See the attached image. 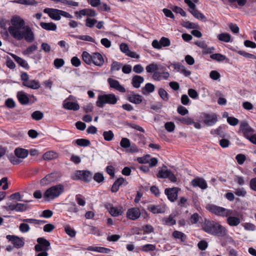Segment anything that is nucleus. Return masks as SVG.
Wrapping results in <instances>:
<instances>
[{
	"mask_svg": "<svg viewBox=\"0 0 256 256\" xmlns=\"http://www.w3.org/2000/svg\"><path fill=\"white\" fill-rule=\"evenodd\" d=\"M12 26L8 28L10 34L17 40L24 38L28 42L34 40V35L28 26H25L24 20L18 16H14L11 20Z\"/></svg>",
	"mask_w": 256,
	"mask_h": 256,
	"instance_id": "f257e3e1",
	"label": "nucleus"
},
{
	"mask_svg": "<svg viewBox=\"0 0 256 256\" xmlns=\"http://www.w3.org/2000/svg\"><path fill=\"white\" fill-rule=\"evenodd\" d=\"M202 230L208 234L217 236L224 237L227 234L226 228L214 221L206 220L202 226Z\"/></svg>",
	"mask_w": 256,
	"mask_h": 256,
	"instance_id": "f03ea898",
	"label": "nucleus"
},
{
	"mask_svg": "<svg viewBox=\"0 0 256 256\" xmlns=\"http://www.w3.org/2000/svg\"><path fill=\"white\" fill-rule=\"evenodd\" d=\"M118 100V98L114 94H101L98 96L96 104L99 108H103L106 104H116Z\"/></svg>",
	"mask_w": 256,
	"mask_h": 256,
	"instance_id": "7ed1b4c3",
	"label": "nucleus"
},
{
	"mask_svg": "<svg viewBox=\"0 0 256 256\" xmlns=\"http://www.w3.org/2000/svg\"><path fill=\"white\" fill-rule=\"evenodd\" d=\"M206 208L211 213L222 217L228 216L233 214V211L232 210L227 209L213 204H208L206 206Z\"/></svg>",
	"mask_w": 256,
	"mask_h": 256,
	"instance_id": "20e7f679",
	"label": "nucleus"
},
{
	"mask_svg": "<svg viewBox=\"0 0 256 256\" xmlns=\"http://www.w3.org/2000/svg\"><path fill=\"white\" fill-rule=\"evenodd\" d=\"M92 178V174L88 170H76L71 176L73 180H82L84 182H90Z\"/></svg>",
	"mask_w": 256,
	"mask_h": 256,
	"instance_id": "39448f33",
	"label": "nucleus"
},
{
	"mask_svg": "<svg viewBox=\"0 0 256 256\" xmlns=\"http://www.w3.org/2000/svg\"><path fill=\"white\" fill-rule=\"evenodd\" d=\"M157 176L158 178H168L169 180L172 182H175L177 180L175 175L169 170L165 166H164L162 168L159 170L157 174Z\"/></svg>",
	"mask_w": 256,
	"mask_h": 256,
	"instance_id": "423d86ee",
	"label": "nucleus"
},
{
	"mask_svg": "<svg viewBox=\"0 0 256 256\" xmlns=\"http://www.w3.org/2000/svg\"><path fill=\"white\" fill-rule=\"evenodd\" d=\"M254 132V129L251 128L248 122L244 121L240 122L238 132L242 134L245 138L248 140Z\"/></svg>",
	"mask_w": 256,
	"mask_h": 256,
	"instance_id": "0eeeda50",
	"label": "nucleus"
},
{
	"mask_svg": "<svg viewBox=\"0 0 256 256\" xmlns=\"http://www.w3.org/2000/svg\"><path fill=\"white\" fill-rule=\"evenodd\" d=\"M64 186L58 184L49 188V200L58 197L64 192Z\"/></svg>",
	"mask_w": 256,
	"mask_h": 256,
	"instance_id": "6e6552de",
	"label": "nucleus"
},
{
	"mask_svg": "<svg viewBox=\"0 0 256 256\" xmlns=\"http://www.w3.org/2000/svg\"><path fill=\"white\" fill-rule=\"evenodd\" d=\"M170 44V41L168 38L162 36L160 40H154L152 42V46L156 49L160 50L162 47H168Z\"/></svg>",
	"mask_w": 256,
	"mask_h": 256,
	"instance_id": "1a4fd4ad",
	"label": "nucleus"
},
{
	"mask_svg": "<svg viewBox=\"0 0 256 256\" xmlns=\"http://www.w3.org/2000/svg\"><path fill=\"white\" fill-rule=\"evenodd\" d=\"M6 238L12 242L14 248H19L24 246V242L23 238H20L17 236L12 235H8Z\"/></svg>",
	"mask_w": 256,
	"mask_h": 256,
	"instance_id": "9d476101",
	"label": "nucleus"
},
{
	"mask_svg": "<svg viewBox=\"0 0 256 256\" xmlns=\"http://www.w3.org/2000/svg\"><path fill=\"white\" fill-rule=\"evenodd\" d=\"M38 244L34 246V250L36 252H46L48 249V240L42 238H39L37 239Z\"/></svg>",
	"mask_w": 256,
	"mask_h": 256,
	"instance_id": "9b49d317",
	"label": "nucleus"
},
{
	"mask_svg": "<svg viewBox=\"0 0 256 256\" xmlns=\"http://www.w3.org/2000/svg\"><path fill=\"white\" fill-rule=\"evenodd\" d=\"M140 215V210L138 208H132L128 209L126 214V217L132 220H138Z\"/></svg>",
	"mask_w": 256,
	"mask_h": 256,
	"instance_id": "f8f14e48",
	"label": "nucleus"
},
{
	"mask_svg": "<svg viewBox=\"0 0 256 256\" xmlns=\"http://www.w3.org/2000/svg\"><path fill=\"white\" fill-rule=\"evenodd\" d=\"M166 206L164 204L160 205L150 204L148 210L154 214L164 213L166 211Z\"/></svg>",
	"mask_w": 256,
	"mask_h": 256,
	"instance_id": "ddd939ff",
	"label": "nucleus"
},
{
	"mask_svg": "<svg viewBox=\"0 0 256 256\" xmlns=\"http://www.w3.org/2000/svg\"><path fill=\"white\" fill-rule=\"evenodd\" d=\"M108 82L110 88H114L122 93H124L126 92L125 88L120 84L118 80L112 78H108Z\"/></svg>",
	"mask_w": 256,
	"mask_h": 256,
	"instance_id": "4468645a",
	"label": "nucleus"
},
{
	"mask_svg": "<svg viewBox=\"0 0 256 256\" xmlns=\"http://www.w3.org/2000/svg\"><path fill=\"white\" fill-rule=\"evenodd\" d=\"M178 190L179 189L178 188H166L164 193L167 196L168 199L173 202L178 198Z\"/></svg>",
	"mask_w": 256,
	"mask_h": 256,
	"instance_id": "2eb2a0df",
	"label": "nucleus"
},
{
	"mask_svg": "<svg viewBox=\"0 0 256 256\" xmlns=\"http://www.w3.org/2000/svg\"><path fill=\"white\" fill-rule=\"evenodd\" d=\"M63 107L66 110H78L80 109V106L77 102H72L69 98L64 101Z\"/></svg>",
	"mask_w": 256,
	"mask_h": 256,
	"instance_id": "dca6fc26",
	"label": "nucleus"
},
{
	"mask_svg": "<svg viewBox=\"0 0 256 256\" xmlns=\"http://www.w3.org/2000/svg\"><path fill=\"white\" fill-rule=\"evenodd\" d=\"M104 62L102 56L99 52H93L92 56V64L96 66L101 67Z\"/></svg>",
	"mask_w": 256,
	"mask_h": 256,
	"instance_id": "f3484780",
	"label": "nucleus"
},
{
	"mask_svg": "<svg viewBox=\"0 0 256 256\" xmlns=\"http://www.w3.org/2000/svg\"><path fill=\"white\" fill-rule=\"evenodd\" d=\"M74 14L77 17L80 18H81V16H87L90 17H94L97 14L94 10L90 8L82 9L80 10L79 12H76Z\"/></svg>",
	"mask_w": 256,
	"mask_h": 256,
	"instance_id": "a211bd4d",
	"label": "nucleus"
},
{
	"mask_svg": "<svg viewBox=\"0 0 256 256\" xmlns=\"http://www.w3.org/2000/svg\"><path fill=\"white\" fill-rule=\"evenodd\" d=\"M204 122L208 126H212L214 124L217 122V116L216 114H204Z\"/></svg>",
	"mask_w": 256,
	"mask_h": 256,
	"instance_id": "6ab92c4d",
	"label": "nucleus"
},
{
	"mask_svg": "<svg viewBox=\"0 0 256 256\" xmlns=\"http://www.w3.org/2000/svg\"><path fill=\"white\" fill-rule=\"evenodd\" d=\"M191 184L194 187L198 186L202 190L206 189L208 187L206 181L204 178H200L192 180Z\"/></svg>",
	"mask_w": 256,
	"mask_h": 256,
	"instance_id": "aec40b11",
	"label": "nucleus"
},
{
	"mask_svg": "<svg viewBox=\"0 0 256 256\" xmlns=\"http://www.w3.org/2000/svg\"><path fill=\"white\" fill-rule=\"evenodd\" d=\"M128 100L130 102L138 104L142 102V97L140 94H136L134 92H132L128 96Z\"/></svg>",
	"mask_w": 256,
	"mask_h": 256,
	"instance_id": "412c9836",
	"label": "nucleus"
},
{
	"mask_svg": "<svg viewBox=\"0 0 256 256\" xmlns=\"http://www.w3.org/2000/svg\"><path fill=\"white\" fill-rule=\"evenodd\" d=\"M161 222L162 224L168 226H172L176 224L174 216L173 214H170L168 216L162 218Z\"/></svg>",
	"mask_w": 256,
	"mask_h": 256,
	"instance_id": "4be33fe9",
	"label": "nucleus"
},
{
	"mask_svg": "<svg viewBox=\"0 0 256 256\" xmlns=\"http://www.w3.org/2000/svg\"><path fill=\"white\" fill-rule=\"evenodd\" d=\"M14 153L16 156L22 160L28 156V151L27 150L18 148L14 150Z\"/></svg>",
	"mask_w": 256,
	"mask_h": 256,
	"instance_id": "5701e85b",
	"label": "nucleus"
},
{
	"mask_svg": "<svg viewBox=\"0 0 256 256\" xmlns=\"http://www.w3.org/2000/svg\"><path fill=\"white\" fill-rule=\"evenodd\" d=\"M17 98L20 104L26 105L29 102V98L23 91L17 92Z\"/></svg>",
	"mask_w": 256,
	"mask_h": 256,
	"instance_id": "b1692460",
	"label": "nucleus"
},
{
	"mask_svg": "<svg viewBox=\"0 0 256 256\" xmlns=\"http://www.w3.org/2000/svg\"><path fill=\"white\" fill-rule=\"evenodd\" d=\"M227 217L226 222L230 226H236L240 223V220L239 218L229 216Z\"/></svg>",
	"mask_w": 256,
	"mask_h": 256,
	"instance_id": "393cba45",
	"label": "nucleus"
},
{
	"mask_svg": "<svg viewBox=\"0 0 256 256\" xmlns=\"http://www.w3.org/2000/svg\"><path fill=\"white\" fill-rule=\"evenodd\" d=\"M144 82V78L142 76L136 75L134 76L132 80V84L135 88H139L140 84Z\"/></svg>",
	"mask_w": 256,
	"mask_h": 256,
	"instance_id": "a878e982",
	"label": "nucleus"
},
{
	"mask_svg": "<svg viewBox=\"0 0 256 256\" xmlns=\"http://www.w3.org/2000/svg\"><path fill=\"white\" fill-rule=\"evenodd\" d=\"M159 70H164V68H160L159 66L155 62L151 63L146 67V70L148 73H154Z\"/></svg>",
	"mask_w": 256,
	"mask_h": 256,
	"instance_id": "bb28decb",
	"label": "nucleus"
},
{
	"mask_svg": "<svg viewBox=\"0 0 256 256\" xmlns=\"http://www.w3.org/2000/svg\"><path fill=\"white\" fill-rule=\"evenodd\" d=\"M49 17L56 20H60L61 18L60 10L49 8Z\"/></svg>",
	"mask_w": 256,
	"mask_h": 256,
	"instance_id": "cd10ccee",
	"label": "nucleus"
},
{
	"mask_svg": "<svg viewBox=\"0 0 256 256\" xmlns=\"http://www.w3.org/2000/svg\"><path fill=\"white\" fill-rule=\"evenodd\" d=\"M24 86L36 90L40 87V82L36 80H28L27 82L24 84Z\"/></svg>",
	"mask_w": 256,
	"mask_h": 256,
	"instance_id": "c85d7f7f",
	"label": "nucleus"
},
{
	"mask_svg": "<svg viewBox=\"0 0 256 256\" xmlns=\"http://www.w3.org/2000/svg\"><path fill=\"white\" fill-rule=\"evenodd\" d=\"M86 250L89 251L96 252L101 253H108L110 250L107 248L100 246H90L86 248Z\"/></svg>",
	"mask_w": 256,
	"mask_h": 256,
	"instance_id": "c756f323",
	"label": "nucleus"
},
{
	"mask_svg": "<svg viewBox=\"0 0 256 256\" xmlns=\"http://www.w3.org/2000/svg\"><path fill=\"white\" fill-rule=\"evenodd\" d=\"M155 89L154 86L151 83H147L146 84L145 86L142 88V93L146 95L149 93L152 92Z\"/></svg>",
	"mask_w": 256,
	"mask_h": 256,
	"instance_id": "7c9ffc66",
	"label": "nucleus"
},
{
	"mask_svg": "<svg viewBox=\"0 0 256 256\" xmlns=\"http://www.w3.org/2000/svg\"><path fill=\"white\" fill-rule=\"evenodd\" d=\"M190 12L192 14V16L198 20H200L203 22H206V18L204 16V14L200 12L196 8L194 10H190Z\"/></svg>",
	"mask_w": 256,
	"mask_h": 256,
	"instance_id": "2f4dec72",
	"label": "nucleus"
},
{
	"mask_svg": "<svg viewBox=\"0 0 256 256\" xmlns=\"http://www.w3.org/2000/svg\"><path fill=\"white\" fill-rule=\"evenodd\" d=\"M122 207L111 206L109 210V212L112 216H118L122 214Z\"/></svg>",
	"mask_w": 256,
	"mask_h": 256,
	"instance_id": "473e14b6",
	"label": "nucleus"
},
{
	"mask_svg": "<svg viewBox=\"0 0 256 256\" xmlns=\"http://www.w3.org/2000/svg\"><path fill=\"white\" fill-rule=\"evenodd\" d=\"M172 236L176 239H180L181 242H184L186 240V235L180 231L174 230L172 234Z\"/></svg>",
	"mask_w": 256,
	"mask_h": 256,
	"instance_id": "72a5a7b5",
	"label": "nucleus"
},
{
	"mask_svg": "<svg viewBox=\"0 0 256 256\" xmlns=\"http://www.w3.org/2000/svg\"><path fill=\"white\" fill-rule=\"evenodd\" d=\"M92 54H90L86 51L84 52L82 54V60L85 63L88 65L92 64Z\"/></svg>",
	"mask_w": 256,
	"mask_h": 256,
	"instance_id": "f704fd0d",
	"label": "nucleus"
},
{
	"mask_svg": "<svg viewBox=\"0 0 256 256\" xmlns=\"http://www.w3.org/2000/svg\"><path fill=\"white\" fill-rule=\"evenodd\" d=\"M218 38L220 41L228 42H230L231 36L228 33H222L218 36Z\"/></svg>",
	"mask_w": 256,
	"mask_h": 256,
	"instance_id": "c9c22d12",
	"label": "nucleus"
},
{
	"mask_svg": "<svg viewBox=\"0 0 256 256\" xmlns=\"http://www.w3.org/2000/svg\"><path fill=\"white\" fill-rule=\"evenodd\" d=\"M12 58L22 67L24 68H26L28 67V64L27 62L21 58L14 54L12 55Z\"/></svg>",
	"mask_w": 256,
	"mask_h": 256,
	"instance_id": "e433bc0d",
	"label": "nucleus"
},
{
	"mask_svg": "<svg viewBox=\"0 0 256 256\" xmlns=\"http://www.w3.org/2000/svg\"><path fill=\"white\" fill-rule=\"evenodd\" d=\"M12 2L24 5H35L37 4V2L35 0H14Z\"/></svg>",
	"mask_w": 256,
	"mask_h": 256,
	"instance_id": "4c0bfd02",
	"label": "nucleus"
},
{
	"mask_svg": "<svg viewBox=\"0 0 256 256\" xmlns=\"http://www.w3.org/2000/svg\"><path fill=\"white\" fill-rule=\"evenodd\" d=\"M210 58L218 62H222L227 59L226 57L224 55L220 54H212L210 56Z\"/></svg>",
	"mask_w": 256,
	"mask_h": 256,
	"instance_id": "58836bf2",
	"label": "nucleus"
},
{
	"mask_svg": "<svg viewBox=\"0 0 256 256\" xmlns=\"http://www.w3.org/2000/svg\"><path fill=\"white\" fill-rule=\"evenodd\" d=\"M102 136L104 140L108 142L112 140L114 138V134L110 130L104 132Z\"/></svg>",
	"mask_w": 256,
	"mask_h": 256,
	"instance_id": "ea45409f",
	"label": "nucleus"
},
{
	"mask_svg": "<svg viewBox=\"0 0 256 256\" xmlns=\"http://www.w3.org/2000/svg\"><path fill=\"white\" fill-rule=\"evenodd\" d=\"M156 250V246L152 244H146L141 248V250L144 252H148L150 251H154Z\"/></svg>",
	"mask_w": 256,
	"mask_h": 256,
	"instance_id": "a19ab883",
	"label": "nucleus"
},
{
	"mask_svg": "<svg viewBox=\"0 0 256 256\" xmlns=\"http://www.w3.org/2000/svg\"><path fill=\"white\" fill-rule=\"evenodd\" d=\"M122 64L114 61L111 64L110 71L112 72L119 70L122 67Z\"/></svg>",
	"mask_w": 256,
	"mask_h": 256,
	"instance_id": "79ce46f5",
	"label": "nucleus"
},
{
	"mask_svg": "<svg viewBox=\"0 0 256 256\" xmlns=\"http://www.w3.org/2000/svg\"><path fill=\"white\" fill-rule=\"evenodd\" d=\"M76 143L80 146H86L90 144L89 140L84 138L78 139L76 140Z\"/></svg>",
	"mask_w": 256,
	"mask_h": 256,
	"instance_id": "37998d69",
	"label": "nucleus"
},
{
	"mask_svg": "<svg viewBox=\"0 0 256 256\" xmlns=\"http://www.w3.org/2000/svg\"><path fill=\"white\" fill-rule=\"evenodd\" d=\"M8 158L10 162L14 165L18 164L22 162V160L19 158L18 156H16L15 155H10L8 156Z\"/></svg>",
	"mask_w": 256,
	"mask_h": 256,
	"instance_id": "c03bdc74",
	"label": "nucleus"
},
{
	"mask_svg": "<svg viewBox=\"0 0 256 256\" xmlns=\"http://www.w3.org/2000/svg\"><path fill=\"white\" fill-rule=\"evenodd\" d=\"M158 94L164 100H168L169 98V94L164 88H160L159 89Z\"/></svg>",
	"mask_w": 256,
	"mask_h": 256,
	"instance_id": "a18cd8bd",
	"label": "nucleus"
},
{
	"mask_svg": "<svg viewBox=\"0 0 256 256\" xmlns=\"http://www.w3.org/2000/svg\"><path fill=\"white\" fill-rule=\"evenodd\" d=\"M64 231L67 234L72 238L76 236V232L75 230L68 225L64 226Z\"/></svg>",
	"mask_w": 256,
	"mask_h": 256,
	"instance_id": "49530a36",
	"label": "nucleus"
},
{
	"mask_svg": "<svg viewBox=\"0 0 256 256\" xmlns=\"http://www.w3.org/2000/svg\"><path fill=\"white\" fill-rule=\"evenodd\" d=\"M32 118L36 120H40L44 116L43 114L38 110H36L32 113Z\"/></svg>",
	"mask_w": 256,
	"mask_h": 256,
	"instance_id": "de8ad7c7",
	"label": "nucleus"
},
{
	"mask_svg": "<svg viewBox=\"0 0 256 256\" xmlns=\"http://www.w3.org/2000/svg\"><path fill=\"white\" fill-rule=\"evenodd\" d=\"M120 146L121 147L124 148H130V140L128 138H122L120 142Z\"/></svg>",
	"mask_w": 256,
	"mask_h": 256,
	"instance_id": "09e8293b",
	"label": "nucleus"
},
{
	"mask_svg": "<svg viewBox=\"0 0 256 256\" xmlns=\"http://www.w3.org/2000/svg\"><path fill=\"white\" fill-rule=\"evenodd\" d=\"M237 53L238 54L244 57H245L246 58H253V59L256 58V56H255L253 54L247 52L244 50H238L237 52Z\"/></svg>",
	"mask_w": 256,
	"mask_h": 256,
	"instance_id": "8fccbe9b",
	"label": "nucleus"
},
{
	"mask_svg": "<svg viewBox=\"0 0 256 256\" xmlns=\"http://www.w3.org/2000/svg\"><path fill=\"white\" fill-rule=\"evenodd\" d=\"M94 180L98 183L104 182V178L103 174L101 172H96L94 176Z\"/></svg>",
	"mask_w": 256,
	"mask_h": 256,
	"instance_id": "3c124183",
	"label": "nucleus"
},
{
	"mask_svg": "<svg viewBox=\"0 0 256 256\" xmlns=\"http://www.w3.org/2000/svg\"><path fill=\"white\" fill-rule=\"evenodd\" d=\"M178 120L183 124H186L187 125H190L192 124L194 122L193 120L190 118H183L180 117L178 118Z\"/></svg>",
	"mask_w": 256,
	"mask_h": 256,
	"instance_id": "603ef678",
	"label": "nucleus"
},
{
	"mask_svg": "<svg viewBox=\"0 0 256 256\" xmlns=\"http://www.w3.org/2000/svg\"><path fill=\"white\" fill-rule=\"evenodd\" d=\"M60 176V172H55L49 174V181L54 182L58 180Z\"/></svg>",
	"mask_w": 256,
	"mask_h": 256,
	"instance_id": "864d4df0",
	"label": "nucleus"
},
{
	"mask_svg": "<svg viewBox=\"0 0 256 256\" xmlns=\"http://www.w3.org/2000/svg\"><path fill=\"white\" fill-rule=\"evenodd\" d=\"M97 22L94 18H88L86 20V26L90 28H92Z\"/></svg>",
	"mask_w": 256,
	"mask_h": 256,
	"instance_id": "5fc2aeb1",
	"label": "nucleus"
},
{
	"mask_svg": "<svg viewBox=\"0 0 256 256\" xmlns=\"http://www.w3.org/2000/svg\"><path fill=\"white\" fill-rule=\"evenodd\" d=\"M201 217L197 213H194L190 216V222L192 224H197Z\"/></svg>",
	"mask_w": 256,
	"mask_h": 256,
	"instance_id": "6e6d98bb",
	"label": "nucleus"
},
{
	"mask_svg": "<svg viewBox=\"0 0 256 256\" xmlns=\"http://www.w3.org/2000/svg\"><path fill=\"white\" fill-rule=\"evenodd\" d=\"M76 38L80 40L92 42H94L95 41L93 38L87 35L78 36Z\"/></svg>",
	"mask_w": 256,
	"mask_h": 256,
	"instance_id": "4d7b16f0",
	"label": "nucleus"
},
{
	"mask_svg": "<svg viewBox=\"0 0 256 256\" xmlns=\"http://www.w3.org/2000/svg\"><path fill=\"white\" fill-rule=\"evenodd\" d=\"M245 230L249 231H254L256 230V226L250 222H246L243 224Z\"/></svg>",
	"mask_w": 256,
	"mask_h": 256,
	"instance_id": "13d9d810",
	"label": "nucleus"
},
{
	"mask_svg": "<svg viewBox=\"0 0 256 256\" xmlns=\"http://www.w3.org/2000/svg\"><path fill=\"white\" fill-rule=\"evenodd\" d=\"M236 160L239 164L242 165L245 162L246 157L244 154H240L236 156Z\"/></svg>",
	"mask_w": 256,
	"mask_h": 256,
	"instance_id": "bf43d9fd",
	"label": "nucleus"
},
{
	"mask_svg": "<svg viewBox=\"0 0 256 256\" xmlns=\"http://www.w3.org/2000/svg\"><path fill=\"white\" fill-rule=\"evenodd\" d=\"M165 128L168 132H172L175 128V125L173 122H167L164 124Z\"/></svg>",
	"mask_w": 256,
	"mask_h": 256,
	"instance_id": "052dcab7",
	"label": "nucleus"
},
{
	"mask_svg": "<svg viewBox=\"0 0 256 256\" xmlns=\"http://www.w3.org/2000/svg\"><path fill=\"white\" fill-rule=\"evenodd\" d=\"M54 66L56 68H59L64 65V61L62 58H56L54 60Z\"/></svg>",
	"mask_w": 256,
	"mask_h": 256,
	"instance_id": "680f3d73",
	"label": "nucleus"
},
{
	"mask_svg": "<svg viewBox=\"0 0 256 256\" xmlns=\"http://www.w3.org/2000/svg\"><path fill=\"white\" fill-rule=\"evenodd\" d=\"M234 194L238 196L244 197L246 194V192L243 188H241L236 189Z\"/></svg>",
	"mask_w": 256,
	"mask_h": 256,
	"instance_id": "e2e57ef3",
	"label": "nucleus"
},
{
	"mask_svg": "<svg viewBox=\"0 0 256 256\" xmlns=\"http://www.w3.org/2000/svg\"><path fill=\"white\" fill-rule=\"evenodd\" d=\"M16 212H22L26 210L27 206L26 204L22 203H17L16 204Z\"/></svg>",
	"mask_w": 256,
	"mask_h": 256,
	"instance_id": "0e129e2a",
	"label": "nucleus"
},
{
	"mask_svg": "<svg viewBox=\"0 0 256 256\" xmlns=\"http://www.w3.org/2000/svg\"><path fill=\"white\" fill-rule=\"evenodd\" d=\"M198 246L200 250H204L207 248L208 244L206 240H202L198 242Z\"/></svg>",
	"mask_w": 256,
	"mask_h": 256,
	"instance_id": "69168bd1",
	"label": "nucleus"
},
{
	"mask_svg": "<svg viewBox=\"0 0 256 256\" xmlns=\"http://www.w3.org/2000/svg\"><path fill=\"white\" fill-rule=\"evenodd\" d=\"M142 230L144 234H150L154 232V228L152 226L146 224L142 226Z\"/></svg>",
	"mask_w": 256,
	"mask_h": 256,
	"instance_id": "338daca9",
	"label": "nucleus"
},
{
	"mask_svg": "<svg viewBox=\"0 0 256 256\" xmlns=\"http://www.w3.org/2000/svg\"><path fill=\"white\" fill-rule=\"evenodd\" d=\"M244 46L246 48H256V43L250 40H246L244 42Z\"/></svg>",
	"mask_w": 256,
	"mask_h": 256,
	"instance_id": "774afa93",
	"label": "nucleus"
}]
</instances>
